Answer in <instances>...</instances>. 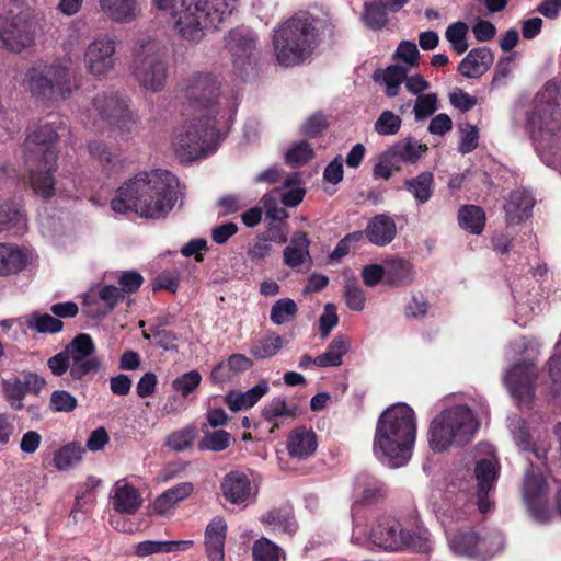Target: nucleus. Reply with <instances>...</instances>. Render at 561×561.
I'll list each match as a JSON object with an SVG mask.
<instances>
[{"label":"nucleus","mask_w":561,"mask_h":561,"mask_svg":"<svg viewBox=\"0 0 561 561\" xmlns=\"http://www.w3.org/2000/svg\"><path fill=\"white\" fill-rule=\"evenodd\" d=\"M57 139L56 128L51 123H47L33 130L25 141V164L30 173V184L34 193L42 198H49L55 194Z\"/></svg>","instance_id":"6"},{"label":"nucleus","mask_w":561,"mask_h":561,"mask_svg":"<svg viewBox=\"0 0 561 561\" xmlns=\"http://www.w3.org/2000/svg\"><path fill=\"white\" fill-rule=\"evenodd\" d=\"M344 297L350 309L362 311L365 308L366 297L355 278H350L345 282Z\"/></svg>","instance_id":"53"},{"label":"nucleus","mask_w":561,"mask_h":561,"mask_svg":"<svg viewBox=\"0 0 561 561\" xmlns=\"http://www.w3.org/2000/svg\"><path fill=\"white\" fill-rule=\"evenodd\" d=\"M400 168V163L389 149L379 157L378 162L374 165L373 174L376 179L387 180L394 171H399Z\"/></svg>","instance_id":"54"},{"label":"nucleus","mask_w":561,"mask_h":561,"mask_svg":"<svg viewBox=\"0 0 561 561\" xmlns=\"http://www.w3.org/2000/svg\"><path fill=\"white\" fill-rule=\"evenodd\" d=\"M467 33L468 25L460 21L449 25L445 32L446 39L458 55L463 54L468 49Z\"/></svg>","instance_id":"48"},{"label":"nucleus","mask_w":561,"mask_h":561,"mask_svg":"<svg viewBox=\"0 0 561 561\" xmlns=\"http://www.w3.org/2000/svg\"><path fill=\"white\" fill-rule=\"evenodd\" d=\"M390 150L399 163L404 162L414 164L427 151V145L421 144L419 140L409 137L396 142Z\"/></svg>","instance_id":"39"},{"label":"nucleus","mask_w":561,"mask_h":561,"mask_svg":"<svg viewBox=\"0 0 561 561\" xmlns=\"http://www.w3.org/2000/svg\"><path fill=\"white\" fill-rule=\"evenodd\" d=\"M368 539L374 546L387 552H426L431 549L425 527L392 516L377 518L370 527Z\"/></svg>","instance_id":"7"},{"label":"nucleus","mask_w":561,"mask_h":561,"mask_svg":"<svg viewBox=\"0 0 561 561\" xmlns=\"http://www.w3.org/2000/svg\"><path fill=\"white\" fill-rule=\"evenodd\" d=\"M401 117L391 111H383L375 122V131L382 136L396 135L401 127Z\"/></svg>","instance_id":"52"},{"label":"nucleus","mask_w":561,"mask_h":561,"mask_svg":"<svg viewBox=\"0 0 561 561\" xmlns=\"http://www.w3.org/2000/svg\"><path fill=\"white\" fill-rule=\"evenodd\" d=\"M317 435L312 430L298 427L287 438V449L293 458L306 459L317 449Z\"/></svg>","instance_id":"29"},{"label":"nucleus","mask_w":561,"mask_h":561,"mask_svg":"<svg viewBox=\"0 0 561 561\" xmlns=\"http://www.w3.org/2000/svg\"><path fill=\"white\" fill-rule=\"evenodd\" d=\"M253 558L255 561H279L280 549L266 538L259 539L253 546Z\"/></svg>","instance_id":"55"},{"label":"nucleus","mask_w":561,"mask_h":561,"mask_svg":"<svg viewBox=\"0 0 561 561\" xmlns=\"http://www.w3.org/2000/svg\"><path fill=\"white\" fill-rule=\"evenodd\" d=\"M266 381H261L245 392H231L227 396L226 402L232 411H239L253 407L263 396L268 392Z\"/></svg>","instance_id":"37"},{"label":"nucleus","mask_w":561,"mask_h":561,"mask_svg":"<svg viewBox=\"0 0 561 561\" xmlns=\"http://www.w3.org/2000/svg\"><path fill=\"white\" fill-rule=\"evenodd\" d=\"M357 502L365 505L378 503L386 497L385 484L373 476L360 474L356 478Z\"/></svg>","instance_id":"33"},{"label":"nucleus","mask_w":561,"mask_h":561,"mask_svg":"<svg viewBox=\"0 0 561 561\" xmlns=\"http://www.w3.org/2000/svg\"><path fill=\"white\" fill-rule=\"evenodd\" d=\"M415 278V270L411 262L404 259H391L386 262V282L389 285L409 286Z\"/></svg>","instance_id":"34"},{"label":"nucleus","mask_w":561,"mask_h":561,"mask_svg":"<svg viewBox=\"0 0 561 561\" xmlns=\"http://www.w3.org/2000/svg\"><path fill=\"white\" fill-rule=\"evenodd\" d=\"M365 233L373 244L383 247L396 238L397 226L390 216L379 214L370 219L365 229Z\"/></svg>","instance_id":"28"},{"label":"nucleus","mask_w":561,"mask_h":561,"mask_svg":"<svg viewBox=\"0 0 561 561\" xmlns=\"http://www.w3.org/2000/svg\"><path fill=\"white\" fill-rule=\"evenodd\" d=\"M27 325L39 333H57L62 330L64 323L48 313L34 312L27 320Z\"/></svg>","instance_id":"47"},{"label":"nucleus","mask_w":561,"mask_h":561,"mask_svg":"<svg viewBox=\"0 0 561 561\" xmlns=\"http://www.w3.org/2000/svg\"><path fill=\"white\" fill-rule=\"evenodd\" d=\"M454 553L472 560L485 561L503 550L504 537L499 531L480 536L476 533H459L448 538Z\"/></svg>","instance_id":"14"},{"label":"nucleus","mask_w":561,"mask_h":561,"mask_svg":"<svg viewBox=\"0 0 561 561\" xmlns=\"http://www.w3.org/2000/svg\"><path fill=\"white\" fill-rule=\"evenodd\" d=\"M130 72L144 90L152 93L164 90L169 77L165 45L156 37H140L133 49Z\"/></svg>","instance_id":"8"},{"label":"nucleus","mask_w":561,"mask_h":561,"mask_svg":"<svg viewBox=\"0 0 561 561\" xmlns=\"http://www.w3.org/2000/svg\"><path fill=\"white\" fill-rule=\"evenodd\" d=\"M319 43V20L308 12H299L277 25L272 35L274 56L284 67L304 62Z\"/></svg>","instance_id":"5"},{"label":"nucleus","mask_w":561,"mask_h":561,"mask_svg":"<svg viewBox=\"0 0 561 561\" xmlns=\"http://www.w3.org/2000/svg\"><path fill=\"white\" fill-rule=\"evenodd\" d=\"M82 453L83 448L80 444H67L55 453L54 466L60 471L67 470L81 460Z\"/></svg>","instance_id":"44"},{"label":"nucleus","mask_w":561,"mask_h":561,"mask_svg":"<svg viewBox=\"0 0 561 561\" xmlns=\"http://www.w3.org/2000/svg\"><path fill=\"white\" fill-rule=\"evenodd\" d=\"M561 93L554 82H548L534 100L528 128L538 142L541 160L561 169Z\"/></svg>","instance_id":"3"},{"label":"nucleus","mask_w":561,"mask_h":561,"mask_svg":"<svg viewBox=\"0 0 561 561\" xmlns=\"http://www.w3.org/2000/svg\"><path fill=\"white\" fill-rule=\"evenodd\" d=\"M160 10H170L174 27L186 39L198 42L204 30L217 28L232 11L231 0H153Z\"/></svg>","instance_id":"4"},{"label":"nucleus","mask_w":561,"mask_h":561,"mask_svg":"<svg viewBox=\"0 0 561 561\" xmlns=\"http://www.w3.org/2000/svg\"><path fill=\"white\" fill-rule=\"evenodd\" d=\"M221 490L225 499L232 504H247L256 493V491L252 492L248 477L238 471L225 476Z\"/></svg>","instance_id":"23"},{"label":"nucleus","mask_w":561,"mask_h":561,"mask_svg":"<svg viewBox=\"0 0 561 561\" xmlns=\"http://www.w3.org/2000/svg\"><path fill=\"white\" fill-rule=\"evenodd\" d=\"M437 110V95L435 93L419 95L413 108L415 119L430 117Z\"/></svg>","instance_id":"63"},{"label":"nucleus","mask_w":561,"mask_h":561,"mask_svg":"<svg viewBox=\"0 0 561 561\" xmlns=\"http://www.w3.org/2000/svg\"><path fill=\"white\" fill-rule=\"evenodd\" d=\"M310 241L302 231H296L283 251L284 264L296 272H307L313 261L309 251Z\"/></svg>","instance_id":"22"},{"label":"nucleus","mask_w":561,"mask_h":561,"mask_svg":"<svg viewBox=\"0 0 561 561\" xmlns=\"http://www.w3.org/2000/svg\"><path fill=\"white\" fill-rule=\"evenodd\" d=\"M116 61V41L108 35L93 38L84 50L85 70L94 78H105L114 69Z\"/></svg>","instance_id":"17"},{"label":"nucleus","mask_w":561,"mask_h":561,"mask_svg":"<svg viewBox=\"0 0 561 561\" xmlns=\"http://www.w3.org/2000/svg\"><path fill=\"white\" fill-rule=\"evenodd\" d=\"M187 116L175 130L172 140L174 151L182 161H193L207 156L215 150L220 138L219 119L197 117L194 114Z\"/></svg>","instance_id":"10"},{"label":"nucleus","mask_w":561,"mask_h":561,"mask_svg":"<svg viewBox=\"0 0 561 561\" xmlns=\"http://www.w3.org/2000/svg\"><path fill=\"white\" fill-rule=\"evenodd\" d=\"M101 11L118 23H129L138 15L137 0H99Z\"/></svg>","instance_id":"32"},{"label":"nucleus","mask_w":561,"mask_h":561,"mask_svg":"<svg viewBox=\"0 0 561 561\" xmlns=\"http://www.w3.org/2000/svg\"><path fill=\"white\" fill-rule=\"evenodd\" d=\"M202 376L197 370L187 371L172 381L174 391L183 397L191 394L201 383Z\"/></svg>","instance_id":"57"},{"label":"nucleus","mask_w":561,"mask_h":561,"mask_svg":"<svg viewBox=\"0 0 561 561\" xmlns=\"http://www.w3.org/2000/svg\"><path fill=\"white\" fill-rule=\"evenodd\" d=\"M87 113L95 124L103 121L110 125H116L127 117L128 107L126 102L116 94L103 93L94 98Z\"/></svg>","instance_id":"18"},{"label":"nucleus","mask_w":561,"mask_h":561,"mask_svg":"<svg viewBox=\"0 0 561 561\" xmlns=\"http://www.w3.org/2000/svg\"><path fill=\"white\" fill-rule=\"evenodd\" d=\"M193 492V484L191 482H183L173 488L168 489L160 494L150 506L153 514L167 515L174 506L186 499Z\"/></svg>","instance_id":"31"},{"label":"nucleus","mask_w":561,"mask_h":561,"mask_svg":"<svg viewBox=\"0 0 561 561\" xmlns=\"http://www.w3.org/2000/svg\"><path fill=\"white\" fill-rule=\"evenodd\" d=\"M388 8L381 1L365 4L364 20L374 30L382 28L388 22Z\"/></svg>","instance_id":"50"},{"label":"nucleus","mask_w":561,"mask_h":561,"mask_svg":"<svg viewBox=\"0 0 561 561\" xmlns=\"http://www.w3.org/2000/svg\"><path fill=\"white\" fill-rule=\"evenodd\" d=\"M24 84L32 95L49 102L69 98L77 88L70 69L60 62L30 68L25 73Z\"/></svg>","instance_id":"13"},{"label":"nucleus","mask_w":561,"mask_h":561,"mask_svg":"<svg viewBox=\"0 0 561 561\" xmlns=\"http://www.w3.org/2000/svg\"><path fill=\"white\" fill-rule=\"evenodd\" d=\"M415 436L414 411L405 403L393 404L377 422L374 454L391 468L402 467L411 458Z\"/></svg>","instance_id":"2"},{"label":"nucleus","mask_w":561,"mask_h":561,"mask_svg":"<svg viewBox=\"0 0 561 561\" xmlns=\"http://www.w3.org/2000/svg\"><path fill=\"white\" fill-rule=\"evenodd\" d=\"M28 251L5 243H0V276L14 274L30 263Z\"/></svg>","instance_id":"30"},{"label":"nucleus","mask_w":561,"mask_h":561,"mask_svg":"<svg viewBox=\"0 0 561 561\" xmlns=\"http://www.w3.org/2000/svg\"><path fill=\"white\" fill-rule=\"evenodd\" d=\"M257 36L247 27L231 30L226 37V47L231 56L234 70L240 77L254 70L257 61Z\"/></svg>","instance_id":"16"},{"label":"nucleus","mask_w":561,"mask_h":561,"mask_svg":"<svg viewBox=\"0 0 561 561\" xmlns=\"http://www.w3.org/2000/svg\"><path fill=\"white\" fill-rule=\"evenodd\" d=\"M98 297L104 304V310L102 311V314L111 312L121 301L125 299L123 291L114 285H106L102 287L98 293Z\"/></svg>","instance_id":"62"},{"label":"nucleus","mask_w":561,"mask_h":561,"mask_svg":"<svg viewBox=\"0 0 561 561\" xmlns=\"http://www.w3.org/2000/svg\"><path fill=\"white\" fill-rule=\"evenodd\" d=\"M508 421L516 445L522 450H528L531 445V437L526 427V422L517 415L510 417Z\"/></svg>","instance_id":"59"},{"label":"nucleus","mask_w":561,"mask_h":561,"mask_svg":"<svg viewBox=\"0 0 561 561\" xmlns=\"http://www.w3.org/2000/svg\"><path fill=\"white\" fill-rule=\"evenodd\" d=\"M227 524L222 517H215L205 529V547L209 561H225Z\"/></svg>","instance_id":"26"},{"label":"nucleus","mask_w":561,"mask_h":561,"mask_svg":"<svg viewBox=\"0 0 561 561\" xmlns=\"http://www.w3.org/2000/svg\"><path fill=\"white\" fill-rule=\"evenodd\" d=\"M312 157V147L307 141H300L287 151L285 160L290 165H301L311 160Z\"/></svg>","instance_id":"61"},{"label":"nucleus","mask_w":561,"mask_h":561,"mask_svg":"<svg viewBox=\"0 0 561 561\" xmlns=\"http://www.w3.org/2000/svg\"><path fill=\"white\" fill-rule=\"evenodd\" d=\"M394 57L402 61L404 67L410 70L419 65L420 53L415 43L402 41L394 53Z\"/></svg>","instance_id":"58"},{"label":"nucleus","mask_w":561,"mask_h":561,"mask_svg":"<svg viewBox=\"0 0 561 561\" xmlns=\"http://www.w3.org/2000/svg\"><path fill=\"white\" fill-rule=\"evenodd\" d=\"M460 227L473 234H480L484 228L485 214L482 208L474 205H467L460 208L458 213Z\"/></svg>","instance_id":"41"},{"label":"nucleus","mask_w":561,"mask_h":561,"mask_svg":"<svg viewBox=\"0 0 561 561\" xmlns=\"http://www.w3.org/2000/svg\"><path fill=\"white\" fill-rule=\"evenodd\" d=\"M408 68L401 65L389 66L382 75L383 83L386 84L385 93L389 98L398 95L400 85L407 79Z\"/></svg>","instance_id":"46"},{"label":"nucleus","mask_w":561,"mask_h":561,"mask_svg":"<svg viewBox=\"0 0 561 561\" xmlns=\"http://www.w3.org/2000/svg\"><path fill=\"white\" fill-rule=\"evenodd\" d=\"M472 411L467 405H456L442 411L428 428V444L434 453H443L453 446H463L478 430Z\"/></svg>","instance_id":"9"},{"label":"nucleus","mask_w":561,"mask_h":561,"mask_svg":"<svg viewBox=\"0 0 561 561\" xmlns=\"http://www.w3.org/2000/svg\"><path fill=\"white\" fill-rule=\"evenodd\" d=\"M535 198L525 188L512 191L504 204L506 221L511 225L518 224L531 216Z\"/></svg>","instance_id":"25"},{"label":"nucleus","mask_w":561,"mask_h":561,"mask_svg":"<svg viewBox=\"0 0 561 561\" xmlns=\"http://www.w3.org/2000/svg\"><path fill=\"white\" fill-rule=\"evenodd\" d=\"M350 347L351 339L339 334L331 341L327 351L316 357L314 365L319 367H337L342 364V358L350 351Z\"/></svg>","instance_id":"35"},{"label":"nucleus","mask_w":561,"mask_h":561,"mask_svg":"<svg viewBox=\"0 0 561 561\" xmlns=\"http://www.w3.org/2000/svg\"><path fill=\"white\" fill-rule=\"evenodd\" d=\"M36 20L27 13L0 14V46L13 53H21L35 42Z\"/></svg>","instance_id":"15"},{"label":"nucleus","mask_w":561,"mask_h":561,"mask_svg":"<svg viewBox=\"0 0 561 561\" xmlns=\"http://www.w3.org/2000/svg\"><path fill=\"white\" fill-rule=\"evenodd\" d=\"M196 437V430L193 426H186L181 430L172 432L165 440V445L176 451L181 453L190 448Z\"/></svg>","instance_id":"49"},{"label":"nucleus","mask_w":561,"mask_h":561,"mask_svg":"<svg viewBox=\"0 0 561 561\" xmlns=\"http://www.w3.org/2000/svg\"><path fill=\"white\" fill-rule=\"evenodd\" d=\"M547 495V483L539 469L533 466L526 471L523 483V496L531 514L538 518L546 517L545 497Z\"/></svg>","instance_id":"21"},{"label":"nucleus","mask_w":561,"mask_h":561,"mask_svg":"<svg viewBox=\"0 0 561 561\" xmlns=\"http://www.w3.org/2000/svg\"><path fill=\"white\" fill-rule=\"evenodd\" d=\"M298 307L291 298H282L275 301L271 308L270 319L276 325H282L294 320Z\"/></svg>","instance_id":"45"},{"label":"nucleus","mask_w":561,"mask_h":561,"mask_svg":"<svg viewBox=\"0 0 561 561\" xmlns=\"http://www.w3.org/2000/svg\"><path fill=\"white\" fill-rule=\"evenodd\" d=\"M494 56L486 47L474 48L460 61L458 71L466 78H479L492 66Z\"/></svg>","instance_id":"27"},{"label":"nucleus","mask_w":561,"mask_h":561,"mask_svg":"<svg viewBox=\"0 0 561 561\" xmlns=\"http://www.w3.org/2000/svg\"><path fill=\"white\" fill-rule=\"evenodd\" d=\"M489 454L491 457L478 460L474 468V477L480 493H489L497 479V461L492 450Z\"/></svg>","instance_id":"36"},{"label":"nucleus","mask_w":561,"mask_h":561,"mask_svg":"<svg viewBox=\"0 0 561 561\" xmlns=\"http://www.w3.org/2000/svg\"><path fill=\"white\" fill-rule=\"evenodd\" d=\"M46 385L44 378L35 373H25L22 377H11L2 381L5 399L14 410L24 407L23 400L27 392L38 394Z\"/></svg>","instance_id":"19"},{"label":"nucleus","mask_w":561,"mask_h":561,"mask_svg":"<svg viewBox=\"0 0 561 561\" xmlns=\"http://www.w3.org/2000/svg\"><path fill=\"white\" fill-rule=\"evenodd\" d=\"M262 414L267 422L278 425V421L282 417H295L297 407L288 404L283 397H276L265 404Z\"/></svg>","instance_id":"42"},{"label":"nucleus","mask_w":561,"mask_h":561,"mask_svg":"<svg viewBox=\"0 0 561 561\" xmlns=\"http://www.w3.org/2000/svg\"><path fill=\"white\" fill-rule=\"evenodd\" d=\"M261 522L280 533L293 534L296 530L290 507L273 508L261 517Z\"/></svg>","instance_id":"40"},{"label":"nucleus","mask_w":561,"mask_h":561,"mask_svg":"<svg viewBox=\"0 0 561 561\" xmlns=\"http://www.w3.org/2000/svg\"><path fill=\"white\" fill-rule=\"evenodd\" d=\"M405 190L413 195L420 204L427 203L434 191V175L432 172L425 171L419 175L404 181Z\"/></svg>","instance_id":"38"},{"label":"nucleus","mask_w":561,"mask_h":561,"mask_svg":"<svg viewBox=\"0 0 561 561\" xmlns=\"http://www.w3.org/2000/svg\"><path fill=\"white\" fill-rule=\"evenodd\" d=\"M110 500L116 512L126 515L135 514L142 504L140 492L125 481H117L115 483Z\"/></svg>","instance_id":"24"},{"label":"nucleus","mask_w":561,"mask_h":561,"mask_svg":"<svg viewBox=\"0 0 561 561\" xmlns=\"http://www.w3.org/2000/svg\"><path fill=\"white\" fill-rule=\"evenodd\" d=\"M48 407L55 413H70L78 407V400L66 390H55L49 398Z\"/></svg>","instance_id":"51"},{"label":"nucleus","mask_w":561,"mask_h":561,"mask_svg":"<svg viewBox=\"0 0 561 561\" xmlns=\"http://www.w3.org/2000/svg\"><path fill=\"white\" fill-rule=\"evenodd\" d=\"M95 345L89 334L80 333L65 348L47 360L51 374L61 377L68 373L67 381H80L101 368V360L93 354Z\"/></svg>","instance_id":"12"},{"label":"nucleus","mask_w":561,"mask_h":561,"mask_svg":"<svg viewBox=\"0 0 561 561\" xmlns=\"http://www.w3.org/2000/svg\"><path fill=\"white\" fill-rule=\"evenodd\" d=\"M178 179L167 170L140 171L126 180L112 199V209L134 211L147 219H160L173 209L178 199Z\"/></svg>","instance_id":"1"},{"label":"nucleus","mask_w":561,"mask_h":561,"mask_svg":"<svg viewBox=\"0 0 561 561\" xmlns=\"http://www.w3.org/2000/svg\"><path fill=\"white\" fill-rule=\"evenodd\" d=\"M537 378V369L530 363L513 366L505 375V382L511 394L519 403H529L534 397L533 383Z\"/></svg>","instance_id":"20"},{"label":"nucleus","mask_w":561,"mask_h":561,"mask_svg":"<svg viewBox=\"0 0 561 561\" xmlns=\"http://www.w3.org/2000/svg\"><path fill=\"white\" fill-rule=\"evenodd\" d=\"M283 347V339L276 333L267 334L256 340L251 348L250 353L256 359H265L276 355Z\"/></svg>","instance_id":"43"},{"label":"nucleus","mask_w":561,"mask_h":561,"mask_svg":"<svg viewBox=\"0 0 561 561\" xmlns=\"http://www.w3.org/2000/svg\"><path fill=\"white\" fill-rule=\"evenodd\" d=\"M88 150L90 156L106 169L113 168L117 160L108 147L101 141L93 140L89 142Z\"/></svg>","instance_id":"60"},{"label":"nucleus","mask_w":561,"mask_h":561,"mask_svg":"<svg viewBox=\"0 0 561 561\" xmlns=\"http://www.w3.org/2000/svg\"><path fill=\"white\" fill-rule=\"evenodd\" d=\"M231 435L222 430L215 431L206 435L198 444L202 450L221 451L229 447Z\"/></svg>","instance_id":"56"},{"label":"nucleus","mask_w":561,"mask_h":561,"mask_svg":"<svg viewBox=\"0 0 561 561\" xmlns=\"http://www.w3.org/2000/svg\"><path fill=\"white\" fill-rule=\"evenodd\" d=\"M180 92L186 102L187 114L215 119L226 115L222 107L225 98L221 94V82L216 75L207 71L193 72L183 80Z\"/></svg>","instance_id":"11"},{"label":"nucleus","mask_w":561,"mask_h":561,"mask_svg":"<svg viewBox=\"0 0 561 561\" xmlns=\"http://www.w3.org/2000/svg\"><path fill=\"white\" fill-rule=\"evenodd\" d=\"M327 127V117L322 113H314L301 125V133L310 138H314L321 135Z\"/></svg>","instance_id":"64"}]
</instances>
